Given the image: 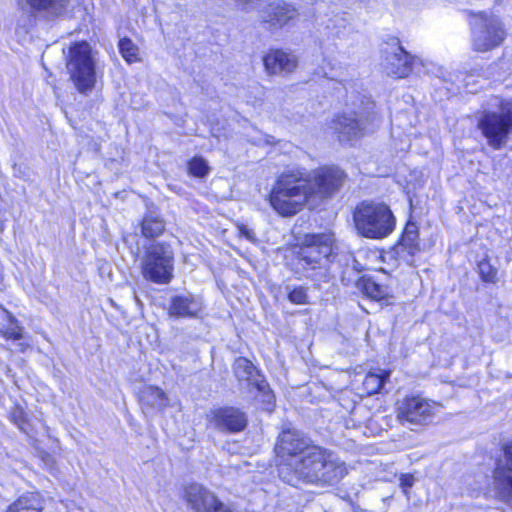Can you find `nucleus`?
<instances>
[{
  "label": "nucleus",
  "mask_w": 512,
  "mask_h": 512,
  "mask_svg": "<svg viewBox=\"0 0 512 512\" xmlns=\"http://www.w3.org/2000/svg\"><path fill=\"white\" fill-rule=\"evenodd\" d=\"M495 110H485L478 120V128L490 147L499 150L512 134V99H494Z\"/></svg>",
  "instance_id": "5"
},
{
  "label": "nucleus",
  "mask_w": 512,
  "mask_h": 512,
  "mask_svg": "<svg viewBox=\"0 0 512 512\" xmlns=\"http://www.w3.org/2000/svg\"><path fill=\"white\" fill-rule=\"evenodd\" d=\"M414 482L415 478L411 474H402L400 476V487L407 498H409V490L414 485Z\"/></svg>",
  "instance_id": "34"
},
{
  "label": "nucleus",
  "mask_w": 512,
  "mask_h": 512,
  "mask_svg": "<svg viewBox=\"0 0 512 512\" xmlns=\"http://www.w3.org/2000/svg\"><path fill=\"white\" fill-rule=\"evenodd\" d=\"M307 187L311 190L312 203L316 207L324 199L330 198L343 185L346 174L336 166L320 167L311 173L306 172Z\"/></svg>",
  "instance_id": "10"
},
{
  "label": "nucleus",
  "mask_w": 512,
  "mask_h": 512,
  "mask_svg": "<svg viewBox=\"0 0 512 512\" xmlns=\"http://www.w3.org/2000/svg\"><path fill=\"white\" fill-rule=\"evenodd\" d=\"M134 299H135L136 303H137L139 306H141V305H142L141 300L138 298V296H137L136 294H134Z\"/></svg>",
  "instance_id": "38"
},
{
  "label": "nucleus",
  "mask_w": 512,
  "mask_h": 512,
  "mask_svg": "<svg viewBox=\"0 0 512 512\" xmlns=\"http://www.w3.org/2000/svg\"><path fill=\"white\" fill-rule=\"evenodd\" d=\"M472 47L477 52H487L499 46L506 37L498 17L485 12L476 14L472 21Z\"/></svg>",
  "instance_id": "9"
},
{
  "label": "nucleus",
  "mask_w": 512,
  "mask_h": 512,
  "mask_svg": "<svg viewBox=\"0 0 512 512\" xmlns=\"http://www.w3.org/2000/svg\"><path fill=\"white\" fill-rule=\"evenodd\" d=\"M9 326L2 332L3 337L6 339L19 340L23 338L22 327L18 325V321L10 316Z\"/></svg>",
  "instance_id": "33"
},
{
  "label": "nucleus",
  "mask_w": 512,
  "mask_h": 512,
  "mask_svg": "<svg viewBox=\"0 0 512 512\" xmlns=\"http://www.w3.org/2000/svg\"><path fill=\"white\" fill-rule=\"evenodd\" d=\"M203 308L199 297L186 293L174 295L170 298L169 315L176 318H195Z\"/></svg>",
  "instance_id": "20"
},
{
  "label": "nucleus",
  "mask_w": 512,
  "mask_h": 512,
  "mask_svg": "<svg viewBox=\"0 0 512 512\" xmlns=\"http://www.w3.org/2000/svg\"><path fill=\"white\" fill-rule=\"evenodd\" d=\"M67 70L80 93L91 91L96 83V60L87 42H76L69 48Z\"/></svg>",
  "instance_id": "6"
},
{
  "label": "nucleus",
  "mask_w": 512,
  "mask_h": 512,
  "mask_svg": "<svg viewBox=\"0 0 512 512\" xmlns=\"http://www.w3.org/2000/svg\"><path fill=\"white\" fill-rule=\"evenodd\" d=\"M209 512H236L230 506L224 504L219 499L216 500V504L212 506Z\"/></svg>",
  "instance_id": "37"
},
{
  "label": "nucleus",
  "mask_w": 512,
  "mask_h": 512,
  "mask_svg": "<svg viewBox=\"0 0 512 512\" xmlns=\"http://www.w3.org/2000/svg\"><path fill=\"white\" fill-rule=\"evenodd\" d=\"M184 499L194 512H209L218 497L209 489L198 483L185 487Z\"/></svg>",
  "instance_id": "19"
},
{
  "label": "nucleus",
  "mask_w": 512,
  "mask_h": 512,
  "mask_svg": "<svg viewBox=\"0 0 512 512\" xmlns=\"http://www.w3.org/2000/svg\"><path fill=\"white\" fill-rule=\"evenodd\" d=\"M233 371L237 380L255 387L263 394L264 401L271 404L274 398L265 378L260 374L253 363L245 357H238L233 364Z\"/></svg>",
  "instance_id": "15"
},
{
  "label": "nucleus",
  "mask_w": 512,
  "mask_h": 512,
  "mask_svg": "<svg viewBox=\"0 0 512 512\" xmlns=\"http://www.w3.org/2000/svg\"><path fill=\"white\" fill-rule=\"evenodd\" d=\"M478 270L481 279L484 282L495 283L497 281V270L487 260H481L478 263Z\"/></svg>",
  "instance_id": "31"
},
{
  "label": "nucleus",
  "mask_w": 512,
  "mask_h": 512,
  "mask_svg": "<svg viewBox=\"0 0 512 512\" xmlns=\"http://www.w3.org/2000/svg\"><path fill=\"white\" fill-rule=\"evenodd\" d=\"M140 403L143 409L163 410L169 404L165 392L155 386H147L140 393Z\"/></svg>",
  "instance_id": "22"
},
{
  "label": "nucleus",
  "mask_w": 512,
  "mask_h": 512,
  "mask_svg": "<svg viewBox=\"0 0 512 512\" xmlns=\"http://www.w3.org/2000/svg\"><path fill=\"white\" fill-rule=\"evenodd\" d=\"M119 50L122 57L128 63H134L139 60L138 47L129 38H123L119 41Z\"/></svg>",
  "instance_id": "28"
},
{
  "label": "nucleus",
  "mask_w": 512,
  "mask_h": 512,
  "mask_svg": "<svg viewBox=\"0 0 512 512\" xmlns=\"http://www.w3.org/2000/svg\"><path fill=\"white\" fill-rule=\"evenodd\" d=\"M279 477L289 485L333 484L347 474L345 463L332 452L317 445L291 461L278 466Z\"/></svg>",
  "instance_id": "1"
},
{
  "label": "nucleus",
  "mask_w": 512,
  "mask_h": 512,
  "mask_svg": "<svg viewBox=\"0 0 512 512\" xmlns=\"http://www.w3.org/2000/svg\"><path fill=\"white\" fill-rule=\"evenodd\" d=\"M264 66L268 74L275 75L290 73L297 67V58L291 53L282 50L269 52L263 59Z\"/></svg>",
  "instance_id": "21"
},
{
  "label": "nucleus",
  "mask_w": 512,
  "mask_h": 512,
  "mask_svg": "<svg viewBox=\"0 0 512 512\" xmlns=\"http://www.w3.org/2000/svg\"><path fill=\"white\" fill-rule=\"evenodd\" d=\"M174 271V251L170 244L154 242L145 248L141 259L143 278L155 284L171 282Z\"/></svg>",
  "instance_id": "7"
},
{
  "label": "nucleus",
  "mask_w": 512,
  "mask_h": 512,
  "mask_svg": "<svg viewBox=\"0 0 512 512\" xmlns=\"http://www.w3.org/2000/svg\"><path fill=\"white\" fill-rule=\"evenodd\" d=\"M209 167L203 158L195 157L188 162V172L194 177H204Z\"/></svg>",
  "instance_id": "30"
},
{
  "label": "nucleus",
  "mask_w": 512,
  "mask_h": 512,
  "mask_svg": "<svg viewBox=\"0 0 512 512\" xmlns=\"http://www.w3.org/2000/svg\"><path fill=\"white\" fill-rule=\"evenodd\" d=\"M420 251L418 227L407 223L399 242L393 247V254L406 264L412 265L414 256Z\"/></svg>",
  "instance_id": "18"
},
{
  "label": "nucleus",
  "mask_w": 512,
  "mask_h": 512,
  "mask_svg": "<svg viewBox=\"0 0 512 512\" xmlns=\"http://www.w3.org/2000/svg\"><path fill=\"white\" fill-rule=\"evenodd\" d=\"M388 377L389 373L382 370H379L377 373L369 372L363 381V386L367 394L373 395L379 393Z\"/></svg>",
  "instance_id": "27"
},
{
  "label": "nucleus",
  "mask_w": 512,
  "mask_h": 512,
  "mask_svg": "<svg viewBox=\"0 0 512 512\" xmlns=\"http://www.w3.org/2000/svg\"><path fill=\"white\" fill-rule=\"evenodd\" d=\"M241 10L249 12L256 8L259 0H235Z\"/></svg>",
  "instance_id": "36"
},
{
  "label": "nucleus",
  "mask_w": 512,
  "mask_h": 512,
  "mask_svg": "<svg viewBox=\"0 0 512 512\" xmlns=\"http://www.w3.org/2000/svg\"><path fill=\"white\" fill-rule=\"evenodd\" d=\"M504 456L496 461L493 487L498 497L512 506V441L504 446Z\"/></svg>",
  "instance_id": "14"
},
{
  "label": "nucleus",
  "mask_w": 512,
  "mask_h": 512,
  "mask_svg": "<svg viewBox=\"0 0 512 512\" xmlns=\"http://www.w3.org/2000/svg\"><path fill=\"white\" fill-rule=\"evenodd\" d=\"M359 286L367 297L375 301H381L391 296L390 288L376 282L372 277L361 278Z\"/></svg>",
  "instance_id": "24"
},
{
  "label": "nucleus",
  "mask_w": 512,
  "mask_h": 512,
  "mask_svg": "<svg viewBox=\"0 0 512 512\" xmlns=\"http://www.w3.org/2000/svg\"><path fill=\"white\" fill-rule=\"evenodd\" d=\"M207 419L211 427L223 433L241 432L248 424L246 413L234 406L214 408Z\"/></svg>",
  "instance_id": "12"
},
{
  "label": "nucleus",
  "mask_w": 512,
  "mask_h": 512,
  "mask_svg": "<svg viewBox=\"0 0 512 512\" xmlns=\"http://www.w3.org/2000/svg\"><path fill=\"white\" fill-rule=\"evenodd\" d=\"M11 421L24 433H28L29 424L24 410L20 406H15L10 412Z\"/></svg>",
  "instance_id": "32"
},
{
  "label": "nucleus",
  "mask_w": 512,
  "mask_h": 512,
  "mask_svg": "<svg viewBox=\"0 0 512 512\" xmlns=\"http://www.w3.org/2000/svg\"><path fill=\"white\" fill-rule=\"evenodd\" d=\"M374 103L361 100L358 110L347 111L332 121L331 128L338 134L339 141H351L364 135L374 118Z\"/></svg>",
  "instance_id": "8"
},
{
  "label": "nucleus",
  "mask_w": 512,
  "mask_h": 512,
  "mask_svg": "<svg viewBox=\"0 0 512 512\" xmlns=\"http://www.w3.org/2000/svg\"><path fill=\"white\" fill-rule=\"evenodd\" d=\"M441 407L440 403L421 396H410L399 402L397 418L402 424L427 425L432 422Z\"/></svg>",
  "instance_id": "11"
},
{
  "label": "nucleus",
  "mask_w": 512,
  "mask_h": 512,
  "mask_svg": "<svg viewBox=\"0 0 512 512\" xmlns=\"http://www.w3.org/2000/svg\"><path fill=\"white\" fill-rule=\"evenodd\" d=\"M358 235L368 239H383L395 229V217L384 203L364 200L352 212Z\"/></svg>",
  "instance_id": "3"
},
{
  "label": "nucleus",
  "mask_w": 512,
  "mask_h": 512,
  "mask_svg": "<svg viewBox=\"0 0 512 512\" xmlns=\"http://www.w3.org/2000/svg\"><path fill=\"white\" fill-rule=\"evenodd\" d=\"M297 16V8L285 0L272 1L259 12L261 22L275 29L284 27Z\"/></svg>",
  "instance_id": "16"
},
{
  "label": "nucleus",
  "mask_w": 512,
  "mask_h": 512,
  "mask_svg": "<svg viewBox=\"0 0 512 512\" xmlns=\"http://www.w3.org/2000/svg\"><path fill=\"white\" fill-rule=\"evenodd\" d=\"M334 235L332 233L307 234L298 251V259L305 270L316 271L307 275L315 280L325 278L333 258Z\"/></svg>",
  "instance_id": "4"
},
{
  "label": "nucleus",
  "mask_w": 512,
  "mask_h": 512,
  "mask_svg": "<svg viewBox=\"0 0 512 512\" xmlns=\"http://www.w3.org/2000/svg\"><path fill=\"white\" fill-rule=\"evenodd\" d=\"M415 58L406 52L399 41L391 47V51L385 52L384 68L386 73L396 78L407 77L413 70Z\"/></svg>",
  "instance_id": "17"
},
{
  "label": "nucleus",
  "mask_w": 512,
  "mask_h": 512,
  "mask_svg": "<svg viewBox=\"0 0 512 512\" xmlns=\"http://www.w3.org/2000/svg\"><path fill=\"white\" fill-rule=\"evenodd\" d=\"M307 185L305 170L283 172L270 193L269 202L272 208L281 216L290 217L300 212L305 205L315 207Z\"/></svg>",
  "instance_id": "2"
},
{
  "label": "nucleus",
  "mask_w": 512,
  "mask_h": 512,
  "mask_svg": "<svg viewBox=\"0 0 512 512\" xmlns=\"http://www.w3.org/2000/svg\"><path fill=\"white\" fill-rule=\"evenodd\" d=\"M287 290V298L288 300L295 305H305L308 304L309 297L307 294V289L303 286H295L292 287L290 285L286 286Z\"/></svg>",
  "instance_id": "29"
},
{
  "label": "nucleus",
  "mask_w": 512,
  "mask_h": 512,
  "mask_svg": "<svg viewBox=\"0 0 512 512\" xmlns=\"http://www.w3.org/2000/svg\"><path fill=\"white\" fill-rule=\"evenodd\" d=\"M43 503L38 493L29 492L20 496L7 509V512H42Z\"/></svg>",
  "instance_id": "23"
},
{
  "label": "nucleus",
  "mask_w": 512,
  "mask_h": 512,
  "mask_svg": "<svg viewBox=\"0 0 512 512\" xmlns=\"http://www.w3.org/2000/svg\"><path fill=\"white\" fill-rule=\"evenodd\" d=\"M311 439L297 429H284L278 436L275 452L282 462L298 458L313 447Z\"/></svg>",
  "instance_id": "13"
},
{
  "label": "nucleus",
  "mask_w": 512,
  "mask_h": 512,
  "mask_svg": "<svg viewBox=\"0 0 512 512\" xmlns=\"http://www.w3.org/2000/svg\"><path fill=\"white\" fill-rule=\"evenodd\" d=\"M164 228V221L152 213L147 214L141 223V231L146 238H154L161 235Z\"/></svg>",
  "instance_id": "26"
},
{
  "label": "nucleus",
  "mask_w": 512,
  "mask_h": 512,
  "mask_svg": "<svg viewBox=\"0 0 512 512\" xmlns=\"http://www.w3.org/2000/svg\"><path fill=\"white\" fill-rule=\"evenodd\" d=\"M237 229H238V232H239L240 236L245 237L250 242H255L256 241V237H255L254 231L252 229H250L247 225H245V224H237Z\"/></svg>",
  "instance_id": "35"
},
{
  "label": "nucleus",
  "mask_w": 512,
  "mask_h": 512,
  "mask_svg": "<svg viewBox=\"0 0 512 512\" xmlns=\"http://www.w3.org/2000/svg\"><path fill=\"white\" fill-rule=\"evenodd\" d=\"M25 3L34 11L47 12L51 15L61 14L69 0H24Z\"/></svg>",
  "instance_id": "25"
}]
</instances>
